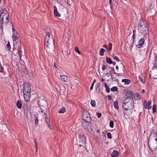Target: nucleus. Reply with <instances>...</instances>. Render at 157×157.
<instances>
[{
	"mask_svg": "<svg viewBox=\"0 0 157 157\" xmlns=\"http://www.w3.org/2000/svg\"><path fill=\"white\" fill-rule=\"evenodd\" d=\"M45 47L47 49L50 48L54 44L53 36L50 32H47L45 39Z\"/></svg>",
	"mask_w": 157,
	"mask_h": 157,
	"instance_id": "nucleus-1",
	"label": "nucleus"
},
{
	"mask_svg": "<svg viewBox=\"0 0 157 157\" xmlns=\"http://www.w3.org/2000/svg\"><path fill=\"white\" fill-rule=\"evenodd\" d=\"M23 86L24 98L25 100L27 101L30 97L31 89L29 85L26 82L24 84Z\"/></svg>",
	"mask_w": 157,
	"mask_h": 157,
	"instance_id": "nucleus-2",
	"label": "nucleus"
},
{
	"mask_svg": "<svg viewBox=\"0 0 157 157\" xmlns=\"http://www.w3.org/2000/svg\"><path fill=\"white\" fill-rule=\"evenodd\" d=\"M9 14L7 13H2L0 15V20L2 24L7 23L9 21L8 19Z\"/></svg>",
	"mask_w": 157,
	"mask_h": 157,
	"instance_id": "nucleus-3",
	"label": "nucleus"
},
{
	"mask_svg": "<svg viewBox=\"0 0 157 157\" xmlns=\"http://www.w3.org/2000/svg\"><path fill=\"white\" fill-rule=\"evenodd\" d=\"M139 30L144 35H146L148 33V29L146 25L139 24L138 26Z\"/></svg>",
	"mask_w": 157,
	"mask_h": 157,
	"instance_id": "nucleus-4",
	"label": "nucleus"
},
{
	"mask_svg": "<svg viewBox=\"0 0 157 157\" xmlns=\"http://www.w3.org/2000/svg\"><path fill=\"white\" fill-rule=\"evenodd\" d=\"M129 102H131V104L132 102L133 103V98L132 97H128L124 101L122 106L126 110H127L128 108V106H126V104H128Z\"/></svg>",
	"mask_w": 157,
	"mask_h": 157,
	"instance_id": "nucleus-5",
	"label": "nucleus"
},
{
	"mask_svg": "<svg viewBox=\"0 0 157 157\" xmlns=\"http://www.w3.org/2000/svg\"><path fill=\"white\" fill-rule=\"evenodd\" d=\"M149 147L152 152L157 148V141H148Z\"/></svg>",
	"mask_w": 157,
	"mask_h": 157,
	"instance_id": "nucleus-6",
	"label": "nucleus"
},
{
	"mask_svg": "<svg viewBox=\"0 0 157 157\" xmlns=\"http://www.w3.org/2000/svg\"><path fill=\"white\" fill-rule=\"evenodd\" d=\"M157 60L156 61L155 64L153 67V71L150 74L151 77L154 79H157Z\"/></svg>",
	"mask_w": 157,
	"mask_h": 157,
	"instance_id": "nucleus-7",
	"label": "nucleus"
},
{
	"mask_svg": "<svg viewBox=\"0 0 157 157\" xmlns=\"http://www.w3.org/2000/svg\"><path fill=\"white\" fill-rule=\"evenodd\" d=\"M82 116L83 118L82 120H85L87 121H91L90 114L86 110H83L82 111Z\"/></svg>",
	"mask_w": 157,
	"mask_h": 157,
	"instance_id": "nucleus-8",
	"label": "nucleus"
},
{
	"mask_svg": "<svg viewBox=\"0 0 157 157\" xmlns=\"http://www.w3.org/2000/svg\"><path fill=\"white\" fill-rule=\"evenodd\" d=\"M157 141V134L155 132L151 133L149 137L148 141Z\"/></svg>",
	"mask_w": 157,
	"mask_h": 157,
	"instance_id": "nucleus-9",
	"label": "nucleus"
},
{
	"mask_svg": "<svg viewBox=\"0 0 157 157\" xmlns=\"http://www.w3.org/2000/svg\"><path fill=\"white\" fill-rule=\"evenodd\" d=\"M151 103V101H149L147 102L146 100H145L143 105L145 109H150L151 108V106L150 105Z\"/></svg>",
	"mask_w": 157,
	"mask_h": 157,
	"instance_id": "nucleus-10",
	"label": "nucleus"
},
{
	"mask_svg": "<svg viewBox=\"0 0 157 157\" xmlns=\"http://www.w3.org/2000/svg\"><path fill=\"white\" fill-rule=\"evenodd\" d=\"M90 121H87L85 120H82V127L85 129H86L88 126V123Z\"/></svg>",
	"mask_w": 157,
	"mask_h": 157,
	"instance_id": "nucleus-11",
	"label": "nucleus"
},
{
	"mask_svg": "<svg viewBox=\"0 0 157 157\" xmlns=\"http://www.w3.org/2000/svg\"><path fill=\"white\" fill-rule=\"evenodd\" d=\"M144 42V40L143 38L141 39L139 42V44L136 45L137 48H140L142 47V45L143 44Z\"/></svg>",
	"mask_w": 157,
	"mask_h": 157,
	"instance_id": "nucleus-12",
	"label": "nucleus"
},
{
	"mask_svg": "<svg viewBox=\"0 0 157 157\" xmlns=\"http://www.w3.org/2000/svg\"><path fill=\"white\" fill-rule=\"evenodd\" d=\"M60 78L61 80L64 82H67V76L64 75H60Z\"/></svg>",
	"mask_w": 157,
	"mask_h": 157,
	"instance_id": "nucleus-13",
	"label": "nucleus"
},
{
	"mask_svg": "<svg viewBox=\"0 0 157 157\" xmlns=\"http://www.w3.org/2000/svg\"><path fill=\"white\" fill-rule=\"evenodd\" d=\"M118 152L117 151H114L111 154V157H118Z\"/></svg>",
	"mask_w": 157,
	"mask_h": 157,
	"instance_id": "nucleus-14",
	"label": "nucleus"
},
{
	"mask_svg": "<svg viewBox=\"0 0 157 157\" xmlns=\"http://www.w3.org/2000/svg\"><path fill=\"white\" fill-rule=\"evenodd\" d=\"M17 44L18 45V55L20 56V58L21 57V55L22 54L21 53V48H20V44H19L18 43H17Z\"/></svg>",
	"mask_w": 157,
	"mask_h": 157,
	"instance_id": "nucleus-15",
	"label": "nucleus"
},
{
	"mask_svg": "<svg viewBox=\"0 0 157 157\" xmlns=\"http://www.w3.org/2000/svg\"><path fill=\"white\" fill-rule=\"evenodd\" d=\"M54 14L57 17H60V14L58 13L57 10L56 8V7L55 6H54Z\"/></svg>",
	"mask_w": 157,
	"mask_h": 157,
	"instance_id": "nucleus-16",
	"label": "nucleus"
},
{
	"mask_svg": "<svg viewBox=\"0 0 157 157\" xmlns=\"http://www.w3.org/2000/svg\"><path fill=\"white\" fill-rule=\"evenodd\" d=\"M113 105L114 108L117 110H118L119 109L118 104V102L117 101H114L113 103Z\"/></svg>",
	"mask_w": 157,
	"mask_h": 157,
	"instance_id": "nucleus-17",
	"label": "nucleus"
},
{
	"mask_svg": "<svg viewBox=\"0 0 157 157\" xmlns=\"http://www.w3.org/2000/svg\"><path fill=\"white\" fill-rule=\"evenodd\" d=\"M134 98L136 100H139L140 99V96L138 94L136 93L134 95Z\"/></svg>",
	"mask_w": 157,
	"mask_h": 157,
	"instance_id": "nucleus-18",
	"label": "nucleus"
},
{
	"mask_svg": "<svg viewBox=\"0 0 157 157\" xmlns=\"http://www.w3.org/2000/svg\"><path fill=\"white\" fill-rule=\"evenodd\" d=\"M122 82H124L127 85L129 84L130 82V80L128 79H123L122 80Z\"/></svg>",
	"mask_w": 157,
	"mask_h": 157,
	"instance_id": "nucleus-19",
	"label": "nucleus"
},
{
	"mask_svg": "<svg viewBox=\"0 0 157 157\" xmlns=\"http://www.w3.org/2000/svg\"><path fill=\"white\" fill-rule=\"evenodd\" d=\"M105 52V50L102 48H101L99 54L100 56H103L104 55V52Z\"/></svg>",
	"mask_w": 157,
	"mask_h": 157,
	"instance_id": "nucleus-20",
	"label": "nucleus"
},
{
	"mask_svg": "<svg viewBox=\"0 0 157 157\" xmlns=\"http://www.w3.org/2000/svg\"><path fill=\"white\" fill-rule=\"evenodd\" d=\"M16 105L17 107L18 108H21L22 106V104L20 101H18L17 102Z\"/></svg>",
	"mask_w": 157,
	"mask_h": 157,
	"instance_id": "nucleus-21",
	"label": "nucleus"
},
{
	"mask_svg": "<svg viewBox=\"0 0 157 157\" xmlns=\"http://www.w3.org/2000/svg\"><path fill=\"white\" fill-rule=\"evenodd\" d=\"M106 61L108 63L112 64V63L111 59L109 57H106Z\"/></svg>",
	"mask_w": 157,
	"mask_h": 157,
	"instance_id": "nucleus-22",
	"label": "nucleus"
},
{
	"mask_svg": "<svg viewBox=\"0 0 157 157\" xmlns=\"http://www.w3.org/2000/svg\"><path fill=\"white\" fill-rule=\"evenodd\" d=\"M6 48L8 50H10L11 49V46L9 41H8L7 44L6 45Z\"/></svg>",
	"mask_w": 157,
	"mask_h": 157,
	"instance_id": "nucleus-23",
	"label": "nucleus"
},
{
	"mask_svg": "<svg viewBox=\"0 0 157 157\" xmlns=\"http://www.w3.org/2000/svg\"><path fill=\"white\" fill-rule=\"evenodd\" d=\"M45 122L46 124H48L49 128H50V120L49 118H46L45 120Z\"/></svg>",
	"mask_w": 157,
	"mask_h": 157,
	"instance_id": "nucleus-24",
	"label": "nucleus"
},
{
	"mask_svg": "<svg viewBox=\"0 0 157 157\" xmlns=\"http://www.w3.org/2000/svg\"><path fill=\"white\" fill-rule=\"evenodd\" d=\"M109 47H107V50L108 51H111L112 49V44L111 43H110L109 44Z\"/></svg>",
	"mask_w": 157,
	"mask_h": 157,
	"instance_id": "nucleus-25",
	"label": "nucleus"
},
{
	"mask_svg": "<svg viewBox=\"0 0 157 157\" xmlns=\"http://www.w3.org/2000/svg\"><path fill=\"white\" fill-rule=\"evenodd\" d=\"M65 112V108L64 107H63L61 109L59 110V113H63Z\"/></svg>",
	"mask_w": 157,
	"mask_h": 157,
	"instance_id": "nucleus-26",
	"label": "nucleus"
},
{
	"mask_svg": "<svg viewBox=\"0 0 157 157\" xmlns=\"http://www.w3.org/2000/svg\"><path fill=\"white\" fill-rule=\"evenodd\" d=\"M12 37L13 41H16L17 39L18 35H13Z\"/></svg>",
	"mask_w": 157,
	"mask_h": 157,
	"instance_id": "nucleus-27",
	"label": "nucleus"
},
{
	"mask_svg": "<svg viewBox=\"0 0 157 157\" xmlns=\"http://www.w3.org/2000/svg\"><path fill=\"white\" fill-rule=\"evenodd\" d=\"M118 90L116 86H114L111 89V90L112 91H117Z\"/></svg>",
	"mask_w": 157,
	"mask_h": 157,
	"instance_id": "nucleus-28",
	"label": "nucleus"
},
{
	"mask_svg": "<svg viewBox=\"0 0 157 157\" xmlns=\"http://www.w3.org/2000/svg\"><path fill=\"white\" fill-rule=\"evenodd\" d=\"M112 56L117 61H119V59L118 57L117 56H115L114 54L112 55Z\"/></svg>",
	"mask_w": 157,
	"mask_h": 157,
	"instance_id": "nucleus-29",
	"label": "nucleus"
},
{
	"mask_svg": "<svg viewBox=\"0 0 157 157\" xmlns=\"http://www.w3.org/2000/svg\"><path fill=\"white\" fill-rule=\"evenodd\" d=\"M90 103L92 106L94 107L96 105L95 102L94 100H92L91 101Z\"/></svg>",
	"mask_w": 157,
	"mask_h": 157,
	"instance_id": "nucleus-30",
	"label": "nucleus"
},
{
	"mask_svg": "<svg viewBox=\"0 0 157 157\" xmlns=\"http://www.w3.org/2000/svg\"><path fill=\"white\" fill-rule=\"evenodd\" d=\"M113 122L112 121H111L109 122V126L112 128H113Z\"/></svg>",
	"mask_w": 157,
	"mask_h": 157,
	"instance_id": "nucleus-31",
	"label": "nucleus"
},
{
	"mask_svg": "<svg viewBox=\"0 0 157 157\" xmlns=\"http://www.w3.org/2000/svg\"><path fill=\"white\" fill-rule=\"evenodd\" d=\"M75 51L77 52L78 54H80L81 53L80 52L79 50V49L78 47H76L75 48Z\"/></svg>",
	"mask_w": 157,
	"mask_h": 157,
	"instance_id": "nucleus-32",
	"label": "nucleus"
},
{
	"mask_svg": "<svg viewBox=\"0 0 157 157\" xmlns=\"http://www.w3.org/2000/svg\"><path fill=\"white\" fill-rule=\"evenodd\" d=\"M107 136L108 138L111 139L112 138L111 134L110 132H108L107 134Z\"/></svg>",
	"mask_w": 157,
	"mask_h": 157,
	"instance_id": "nucleus-33",
	"label": "nucleus"
},
{
	"mask_svg": "<svg viewBox=\"0 0 157 157\" xmlns=\"http://www.w3.org/2000/svg\"><path fill=\"white\" fill-rule=\"evenodd\" d=\"M34 141L35 144V148H36V147H38V145L37 144V140L36 138H35L34 140Z\"/></svg>",
	"mask_w": 157,
	"mask_h": 157,
	"instance_id": "nucleus-34",
	"label": "nucleus"
},
{
	"mask_svg": "<svg viewBox=\"0 0 157 157\" xmlns=\"http://www.w3.org/2000/svg\"><path fill=\"white\" fill-rule=\"evenodd\" d=\"M139 79L140 81L142 83H145L144 81L143 80V78H141L140 77H139Z\"/></svg>",
	"mask_w": 157,
	"mask_h": 157,
	"instance_id": "nucleus-35",
	"label": "nucleus"
},
{
	"mask_svg": "<svg viewBox=\"0 0 157 157\" xmlns=\"http://www.w3.org/2000/svg\"><path fill=\"white\" fill-rule=\"evenodd\" d=\"M3 70V68L2 66L1 63H0V72H2Z\"/></svg>",
	"mask_w": 157,
	"mask_h": 157,
	"instance_id": "nucleus-36",
	"label": "nucleus"
},
{
	"mask_svg": "<svg viewBox=\"0 0 157 157\" xmlns=\"http://www.w3.org/2000/svg\"><path fill=\"white\" fill-rule=\"evenodd\" d=\"M106 91L107 92L109 93L110 92V89L109 86L105 87Z\"/></svg>",
	"mask_w": 157,
	"mask_h": 157,
	"instance_id": "nucleus-37",
	"label": "nucleus"
},
{
	"mask_svg": "<svg viewBox=\"0 0 157 157\" xmlns=\"http://www.w3.org/2000/svg\"><path fill=\"white\" fill-rule=\"evenodd\" d=\"M156 107V106L155 105H153V107H152V110H153V113H154L155 112V108Z\"/></svg>",
	"mask_w": 157,
	"mask_h": 157,
	"instance_id": "nucleus-38",
	"label": "nucleus"
},
{
	"mask_svg": "<svg viewBox=\"0 0 157 157\" xmlns=\"http://www.w3.org/2000/svg\"><path fill=\"white\" fill-rule=\"evenodd\" d=\"M106 68V67L103 64L102 65V70L104 71Z\"/></svg>",
	"mask_w": 157,
	"mask_h": 157,
	"instance_id": "nucleus-39",
	"label": "nucleus"
},
{
	"mask_svg": "<svg viewBox=\"0 0 157 157\" xmlns=\"http://www.w3.org/2000/svg\"><path fill=\"white\" fill-rule=\"evenodd\" d=\"M107 97L109 100V101L111 99V97L110 95H107Z\"/></svg>",
	"mask_w": 157,
	"mask_h": 157,
	"instance_id": "nucleus-40",
	"label": "nucleus"
},
{
	"mask_svg": "<svg viewBox=\"0 0 157 157\" xmlns=\"http://www.w3.org/2000/svg\"><path fill=\"white\" fill-rule=\"evenodd\" d=\"M13 35H18L17 32L15 31L13 32Z\"/></svg>",
	"mask_w": 157,
	"mask_h": 157,
	"instance_id": "nucleus-41",
	"label": "nucleus"
},
{
	"mask_svg": "<svg viewBox=\"0 0 157 157\" xmlns=\"http://www.w3.org/2000/svg\"><path fill=\"white\" fill-rule=\"evenodd\" d=\"M101 114L100 113H99L98 114L97 117L98 118H100L101 116Z\"/></svg>",
	"mask_w": 157,
	"mask_h": 157,
	"instance_id": "nucleus-42",
	"label": "nucleus"
},
{
	"mask_svg": "<svg viewBox=\"0 0 157 157\" xmlns=\"http://www.w3.org/2000/svg\"><path fill=\"white\" fill-rule=\"evenodd\" d=\"M110 75H111V78L112 79H113L115 78V77H114V75H113L111 74H110Z\"/></svg>",
	"mask_w": 157,
	"mask_h": 157,
	"instance_id": "nucleus-43",
	"label": "nucleus"
},
{
	"mask_svg": "<svg viewBox=\"0 0 157 157\" xmlns=\"http://www.w3.org/2000/svg\"><path fill=\"white\" fill-rule=\"evenodd\" d=\"M35 123L36 124H38V120L37 119L35 120Z\"/></svg>",
	"mask_w": 157,
	"mask_h": 157,
	"instance_id": "nucleus-44",
	"label": "nucleus"
},
{
	"mask_svg": "<svg viewBox=\"0 0 157 157\" xmlns=\"http://www.w3.org/2000/svg\"><path fill=\"white\" fill-rule=\"evenodd\" d=\"M103 47L105 48H106L107 50V45L106 44H105L103 45Z\"/></svg>",
	"mask_w": 157,
	"mask_h": 157,
	"instance_id": "nucleus-45",
	"label": "nucleus"
},
{
	"mask_svg": "<svg viewBox=\"0 0 157 157\" xmlns=\"http://www.w3.org/2000/svg\"><path fill=\"white\" fill-rule=\"evenodd\" d=\"M94 84H92L91 85V86L90 89L91 90H92L93 89V87Z\"/></svg>",
	"mask_w": 157,
	"mask_h": 157,
	"instance_id": "nucleus-46",
	"label": "nucleus"
},
{
	"mask_svg": "<svg viewBox=\"0 0 157 157\" xmlns=\"http://www.w3.org/2000/svg\"><path fill=\"white\" fill-rule=\"evenodd\" d=\"M104 86L105 87H108V86L107 85V83L105 82L104 83Z\"/></svg>",
	"mask_w": 157,
	"mask_h": 157,
	"instance_id": "nucleus-47",
	"label": "nucleus"
},
{
	"mask_svg": "<svg viewBox=\"0 0 157 157\" xmlns=\"http://www.w3.org/2000/svg\"><path fill=\"white\" fill-rule=\"evenodd\" d=\"M44 115H45V119H46V118H48V117H47V114H45V113H44Z\"/></svg>",
	"mask_w": 157,
	"mask_h": 157,
	"instance_id": "nucleus-48",
	"label": "nucleus"
},
{
	"mask_svg": "<svg viewBox=\"0 0 157 157\" xmlns=\"http://www.w3.org/2000/svg\"><path fill=\"white\" fill-rule=\"evenodd\" d=\"M130 94H131V95L132 96V95H133V93H132V91H130Z\"/></svg>",
	"mask_w": 157,
	"mask_h": 157,
	"instance_id": "nucleus-49",
	"label": "nucleus"
},
{
	"mask_svg": "<svg viewBox=\"0 0 157 157\" xmlns=\"http://www.w3.org/2000/svg\"><path fill=\"white\" fill-rule=\"evenodd\" d=\"M112 0H109V3L110 5H111L112 4Z\"/></svg>",
	"mask_w": 157,
	"mask_h": 157,
	"instance_id": "nucleus-50",
	"label": "nucleus"
},
{
	"mask_svg": "<svg viewBox=\"0 0 157 157\" xmlns=\"http://www.w3.org/2000/svg\"><path fill=\"white\" fill-rule=\"evenodd\" d=\"M104 80H105L103 78H101V81L102 82H104Z\"/></svg>",
	"mask_w": 157,
	"mask_h": 157,
	"instance_id": "nucleus-51",
	"label": "nucleus"
},
{
	"mask_svg": "<svg viewBox=\"0 0 157 157\" xmlns=\"http://www.w3.org/2000/svg\"><path fill=\"white\" fill-rule=\"evenodd\" d=\"M116 69L117 70H118V66L117 65L116 66Z\"/></svg>",
	"mask_w": 157,
	"mask_h": 157,
	"instance_id": "nucleus-52",
	"label": "nucleus"
},
{
	"mask_svg": "<svg viewBox=\"0 0 157 157\" xmlns=\"http://www.w3.org/2000/svg\"><path fill=\"white\" fill-rule=\"evenodd\" d=\"M144 89H143L141 91V93H144Z\"/></svg>",
	"mask_w": 157,
	"mask_h": 157,
	"instance_id": "nucleus-53",
	"label": "nucleus"
},
{
	"mask_svg": "<svg viewBox=\"0 0 157 157\" xmlns=\"http://www.w3.org/2000/svg\"><path fill=\"white\" fill-rule=\"evenodd\" d=\"M96 82V80L95 79H94V81L93 82V83L92 84H93L94 85V83Z\"/></svg>",
	"mask_w": 157,
	"mask_h": 157,
	"instance_id": "nucleus-54",
	"label": "nucleus"
},
{
	"mask_svg": "<svg viewBox=\"0 0 157 157\" xmlns=\"http://www.w3.org/2000/svg\"><path fill=\"white\" fill-rule=\"evenodd\" d=\"M12 30H13V32H14V31H16L14 29V28H12Z\"/></svg>",
	"mask_w": 157,
	"mask_h": 157,
	"instance_id": "nucleus-55",
	"label": "nucleus"
},
{
	"mask_svg": "<svg viewBox=\"0 0 157 157\" xmlns=\"http://www.w3.org/2000/svg\"><path fill=\"white\" fill-rule=\"evenodd\" d=\"M133 38H135V34L134 33L133 34Z\"/></svg>",
	"mask_w": 157,
	"mask_h": 157,
	"instance_id": "nucleus-56",
	"label": "nucleus"
},
{
	"mask_svg": "<svg viewBox=\"0 0 157 157\" xmlns=\"http://www.w3.org/2000/svg\"><path fill=\"white\" fill-rule=\"evenodd\" d=\"M112 63H113L114 65H115L116 64V63L115 62H113Z\"/></svg>",
	"mask_w": 157,
	"mask_h": 157,
	"instance_id": "nucleus-57",
	"label": "nucleus"
},
{
	"mask_svg": "<svg viewBox=\"0 0 157 157\" xmlns=\"http://www.w3.org/2000/svg\"><path fill=\"white\" fill-rule=\"evenodd\" d=\"M36 149V152H37V150H38V148H37V147H36V148H35Z\"/></svg>",
	"mask_w": 157,
	"mask_h": 157,
	"instance_id": "nucleus-58",
	"label": "nucleus"
},
{
	"mask_svg": "<svg viewBox=\"0 0 157 157\" xmlns=\"http://www.w3.org/2000/svg\"><path fill=\"white\" fill-rule=\"evenodd\" d=\"M54 66L56 68H57V67H56V64H55V63H54Z\"/></svg>",
	"mask_w": 157,
	"mask_h": 157,
	"instance_id": "nucleus-59",
	"label": "nucleus"
},
{
	"mask_svg": "<svg viewBox=\"0 0 157 157\" xmlns=\"http://www.w3.org/2000/svg\"><path fill=\"white\" fill-rule=\"evenodd\" d=\"M135 32V30H133V33H134V32Z\"/></svg>",
	"mask_w": 157,
	"mask_h": 157,
	"instance_id": "nucleus-60",
	"label": "nucleus"
},
{
	"mask_svg": "<svg viewBox=\"0 0 157 157\" xmlns=\"http://www.w3.org/2000/svg\"><path fill=\"white\" fill-rule=\"evenodd\" d=\"M114 74H118V73H114Z\"/></svg>",
	"mask_w": 157,
	"mask_h": 157,
	"instance_id": "nucleus-61",
	"label": "nucleus"
},
{
	"mask_svg": "<svg viewBox=\"0 0 157 157\" xmlns=\"http://www.w3.org/2000/svg\"><path fill=\"white\" fill-rule=\"evenodd\" d=\"M115 116H116V114H115Z\"/></svg>",
	"mask_w": 157,
	"mask_h": 157,
	"instance_id": "nucleus-62",
	"label": "nucleus"
}]
</instances>
